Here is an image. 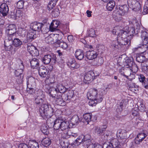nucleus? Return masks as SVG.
<instances>
[{"instance_id": "dca6fc26", "label": "nucleus", "mask_w": 148, "mask_h": 148, "mask_svg": "<svg viewBox=\"0 0 148 148\" xmlns=\"http://www.w3.org/2000/svg\"><path fill=\"white\" fill-rule=\"evenodd\" d=\"M16 32V28L15 25H10L6 28V32L8 34H15Z\"/></svg>"}, {"instance_id": "37998d69", "label": "nucleus", "mask_w": 148, "mask_h": 148, "mask_svg": "<svg viewBox=\"0 0 148 148\" xmlns=\"http://www.w3.org/2000/svg\"><path fill=\"white\" fill-rule=\"evenodd\" d=\"M94 132L95 134L100 135L102 134L103 131L99 127L97 126H95L94 128Z\"/></svg>"}, {"instance_id": "e2e57ef3", "label": "nucleus", "mask_w": 148, "mask_h": 148, "mask_svg": "<svg viewBox=\"0 0 148 148\" xmlns=\"http://www.w3.org/2000/svg\"><path fill=\"white\" fill-rule=\"evenodd\" d=\"M59 13L58 10V9H55L52 13V15L55 17H56L58 16Z\"/></svg>"}, {"instance_id": "4be33fe9", "label": "nucleus", "mask_w": 148, "mask_h": 148, "mask_svg": "<svg viewBox=\"0 0 148 148\" xmlns=\"http://www.w3.org/2000/svg\"><path fill=\"white\" fill-rule=\"evenodd\" d=\"M75 57L77 60H82L84 56V52L81 50H77L75 53Z\"/></svg>"}, {"instance_id": "6ab92c4d", "label": "nucleus", "mask_w": 148, "mask_h": 148, "mask_svg": "<svg viewBox=\"0 0 148 148\" xmlns=\"http://www.w3.org/2000/svg\"><path fill=\"white\" fill-rule=\"evenodd\" d=\"M49 89H51V90H53L54 89L56 90V91L59 92L61 93L64 92L66 90V88L62 84L59 83L57 84L56 88L51 87Z\"/></svg>"}, {"instance_id": "680f3d73", "label": "nucleus", "mask_w": 148, "mask_h": 148, "mask_svg": "<svg viewBox=\"0 0 148 148\" xmlns=\"http://www.w3.org/2000/svg\"><path fill=\"white\" fill-rule=\"evenodd\" d=\"M34 87H31L30 88L29 87H27V91L30 94H32L35 92V90L34 88Z\"/></svg>"}, {"instance_id": "4468645a", "label": "nucleus", "mask_w": 148, "mask_h": 148, "mask_svg": "<svg viewBox=\"0 0 148 148\" xmlns=\"http://www.w3.org/2000/svg\"><path fill=\"white\" fill-rule=\"evenodd\" d=\"M118 61L121 64L122 63L124 66H128L129 67L131 66L132 64L134 63L129 59L127 58L125 59L120 57L119 58Z\"/></svg>"}, {"instance_id": "f8f14e48", "label": "nucleus", "mask_w": 148, "mask_h": 148, "mask_svg": "<svg viewBox=\"0 0 148 148\" xmlns=\"http://www.w3.org/2000/svg\"><path fill=\"white\" fill-rule=\"evenodd\" d=\"M130 7L132 8L133 10L135 11L138 12L141 9V5L140 2L136 1H134L132 2L131 4L129 5Z\"/></svg>"}, {"instance_id": "7c9ffc66", "label": "nucleus", "mask_w": 148, "mask_h": 148, "mask_svg": "<svg viewBox=\"0 0 148 148\" xmlns=\"http://www.w3.org/2000/svg\"><path fill=\"white\" fill-rule=\"evenodd\" d=\"M58 0H51L49 3L47 8L48 10H50L52 9L56 5L57 1Z\"/></svg>"}, {"instance_id": "aec40b11", "label": "nucleus", "mask_w": 148, "mask_h": 148, "mask_svg": "<svg viewBox=\"0 0 148 148\" xmlns=\"http://www.w3.org/2000/svg\"><path fill=\"white\" fill-rule=\"evenodd\" d=\"M128 9V8L126 5H120L119 8V10L117 12L120 13L121 15H124L127 13Z\"/></svg>"}, {"instance_id": "ea45409f", "label": "nucleus", "mask_w": 148, "mask_h": 148, "mask_svg": "<svg viewBox=\"0 0 148 148\" xmlns=\"http://www.w3.org/2000/svg\"><path fill=\"white\" fill-rule=\"evenodd\" d=\"M12 43L15 47L19 46L22 44L21 41L17 38H14Z\"/></svg>"}, {"instance_id": "473e14b6", "label": "nucleus", "mask_w": 148, "mask_h": 148, "mask_svg": "<svg viewBox=\"0 0 148 148\" xmlns=\"http://www.w3.org/2000/svg\"><path fill=\"white\" fill-rule=\"evenodd\" d=\"M83 117L84 119L87 123V124H88L91 121L92 114L90 113H86L83 115Z\"/></svg>"}, {"instance_id": "052dcab7", "label": "nucleus", "mask_w": 148, "mask_h": 148, "mask_svg": "<svg viewBox=\"0 0 148 148\" xmlns=\"http://www.w3.org/2000/svg\"><path fill=\"white\" fill-rule=\"evenodd\" d=\"M141 83L142 85L145 88L148 89V79H145L143 82Z\"/></svg>"}, {"instance_id": "f3484780", "label": "nucleus", "mask_w": 148, "mask_h": 148, "mask_svg": "<svg viewBox=\"0 0 148 148\" xmlns=\"http://www.w3.org/2000/svg\"><path fill=\"white\" fill-rule=\"evenodd\" d=\"M98 55L96 51L94 50L89 51L87 52L86 57L89 60H92L97 58Z\"/></svg>"}, {"instance_id": "6e6d98bb", "label": "nucleus", "mask_w": 148, "mask_h": 148, "mask_svg": "<svg viewBox=\"0 0 148 148\" xmlns=\"http://www.w3.org/2000/svg\"><path fill=\"white\" fill-rule=\"evenodd\" d=\"M90 100V101L88 102V104L89 106H95L97 103H98L97 101H95L94 100V99H89Z\"/></svg>"}, {"instance_id": "c756f323", "label": "nucleus", "mask_w": 148, "mask_h": 148, "mask_svg": "<svg viewBox=\"0 0 148 148\" xmlns=\"http://www.w3.org/2000/svg\"><path fill=\"white\" fill-rule=\"evenodd\" d=\"M94 75V73L92 72H89L87 74H86L84 76V81H89L93 78Z\"/></svg>"}, {"instance_id": "a19ab883", "label": "nucleus", "mask_w": 148, "mask_h": 148, "mask_svg": "<svg viewBox=\"0 0 148 148\" xmlns=\"http://www.w3.org/2000/svg\"><path fill=\"white\" fill-rule=\"evenodd\" d=\"M121 14L117 12L116 14L114 15V18L115 20L116 21H121L122 19Z\"/></svg>"}, {"instance_id": "774afa93", "label": "nucleus", "mask_w": 148, "mask_h": 148, "mask_svg": "<svg viewBox=\"0 0 148 148\" xmlns=\"http://www.w3.org/2000/svg\"><path fill=\"white\" fill-rule=\"evenodd\" d=\"M142 70L146 75L148 77V70H147L146 67H142Z\"/></svg>"}, {"instance_id": "58836bf2", "label": "nucleus", "mask_w": 148, "mask_h": 148, "mask_svg": "<svg viewBox=\"0 0 148 148\" xmlns=\"http://www.w3.org/2000/svg\"><path fill=\"white\" fill-rule=\"evenodd\" d=\"M40 115L44 119H49L51 116V115L49 114L48 112H40Z\"/></svg>"}, {"instance_id": "9d476101", "label": "nucleus", "mask_w": 148, "mask_h": 148, "mask_svg": "<svg viewBox=\"0 0 148 148\" xmlns=\"http://www.w3.org/2000/svg\"><path fill=\"white\" fill-rule=\"evenodd\" d=\"M125 74L124 73H121V75L125 77L129 80L132 81L135 78V75L132 73L131 69H127L125 71Z\"/></svg>"}, {"instance_id": "4c0bfd02", "label": "nucleus", "mask_w": 148, "mask_h": 148, "mask_svg": "<svg viewBox=\"0 0 148 148\" xmlns=\"http://www.w3.org/2000/svg\"><path fill=\"white\" fill-rule=\"evenodd\" d=\"M42 143L45 147H47L50 144L51 140L49 138H45L42 140Z\"/></svg>"}, {"instance_id": "5701e85b", "label": "nucleus", "mask_w": 148, "mask_h": 148, "mask_svg": "<svg viewBox=\"0 0 148 148\" xmlns=\"http://www.w3.org/2000/svg\"><path fill=\"white\" fill-rule=\"evenodd\" d=\"M31 67L33 69H37L39 66L38 60L34 58L30 62Z\"/></svg>"}, {"instance_id": "4d7b16f0", "label": "nucleus", "mask_w": 148, "mask_h": 148, "mask_svg": "<svg viewBox=\"0 0 148 148\" xmlns=\"http://www.w3.org/2000/svg\"><path fill=\"white\" fill-rule=\"evenodd\" d=\"M143 42V44L141 46V48L144 49V51L148 50V43H145V42Z\"/></svg>"}, {"instance_id": "09e8293b", "label": "nucleus", "mask_w": 148, "mask_h": 148, "mask_svg": "<svg viewBox=\"0 0 148 148\" xmlns=\"http://www.w3.org/2000/svg\"><path fill=\"white\" fill-rule=\"evenodd\" d=\"M148 13V1H146L143 7V15H145Z\"/></svg>"}, {"instance_id": "bf43d9fd", "label": "nucleus", "mask_w": 148, "mask_h": 148, "mask_svg": "<svg viewBox=\"0 0 148 148\" xmlns=\"http://www.w3.org/2000/svg\"><path fill=\"white\" fill-rule=\"evenodd\" d=\"M8 40H8L10 41V42L11 43V41L12 42L13 41V39L14 38H15V34H8Z\"/></svg>"}, {"instance_id": "e433bc0d", "label": "nucleus", "mask_w": 148, "mask_h": 148, "mask_svg": "<svg viewBox=\"0 0 148 148\" xmlns=\"http://www.w3.org/2000/svg\"><path fill=\"white\" fill-rule=\"evenodd\" d=\"M56 43L59 45L60 47L64 49H65L68 47L67 43L62 40L57 41Z\"/></svg>"}, {"instance_id": "1a4fd4ad", "label": "nucleus", "mask_w": 148, "mask_h": 148, "mask_svg": "<svg viewBox=\"0 0 148 148\" xmlns=\"http://www.w3.org/2000/svg\"><path fill=\"white\" fill-rule=\"evenodd\" d=\"M141 37L143 41L145 42V43L148 42V30L143 27L140 28Z\"/></svg>"}, {"instance_id": "9b49d317", "label": "nucleus", "mask_w": 148, "mask_h": 148, "mask_svg": "<svg viewBox=\"0 0 148 148\" xmlns=\"http://www.w3.org/2000/svg\"><path fill=\"white\" fill-rule=\"evenodd\" d=\"M49 71L43 66H40L39 69L38 73L40 76L42 77H46L48 75Z\"/></svg>"}, {"instance_id": "20e7f679", "label": "nucleus", "mask_w": 148, "mask_h": 148, "mask_svg": "<svg viewBox=\"0 0 148 148\" xmlns=\"http://www.w3.org/2000/svg\"><path fill=\"white\" fill-rule=\"evenodd\" d=\"M53 127L55 130H58L60 129L62 131H66L68 130V124L66 123V121H63L61 120L58 119L54 122L53 121L51 123L53 124Z\"/></svg>"}, {"instance_id": "69168bd1", "label": "nucleus", "mask_w": 148, "mask_h": 148, "mask_svg": "<svg viewBox=\"0 0 148 148\" xmlns=\"http://www.w3.org/2000/svg\"><path fill=\"white\" fill-rule=\"evenodd\" d=\"M18 148H29V147L27 144L25 143H21L19 145Z\"/></svg>"}, {"instance_id": "49530a36", "label": "nucleus", "mask_w": 148, "mask_h": 148, "mask_svg": "<svg viewBox=\"0 0 148 148\" xmlns=\"http://www.w3.org/2000/svg\"><path fill=\"white\" fill-rule=\"evenodd\" d=\"M131 69L132 71L134 73L137 72L138 69V67L137 65L134 63H133L131 65Z\"/></svg>"}, {"instance_id": "423d86ee", "label": "nucleus", "mask_w": 148, "mask_h": 148, "mask_svg": "<svg viewBox=\"0 0 148 148\" xmlns=\"http://www.w3.org/2000/svg\"><path fill=\"white\" fill-rule=\"evenodd\" d=\"M16 69L14 71L15 75L16 77H18L20 76L19 78L18 77L16 79V82L18 84H21L23 81V72L24 69V66L22 63H21L16 65Z\"/></svg>"}, {"instance_id": "7ed1b4c3", "label": "nucleus", "mask_w": 148, "mask_h": 148, "mask_svg": "<svg viewBox=\"0 0 148 148\" xmlns=\"http://www.w3.org/2000/svg\"><path fill=\"white\" fill-rule=\"evenodd\" d=\"M36 97L35 98V103L36 105L41 106L40 108L41 111H47L45 107H47V105L45 104V95L43 92L41 90H39L36 94Z\"/></svg>"}, {"instance_id": "338daca9", "label": "nucleus", "mask_w": 148, "mask_h": 148, "mask_svg": "<svg viewBox=\"0 0 148 148\" xmlns=\"http://www.w3.org/2000/svg\"><path fill=\"white\" fill-rule=\"evenodd\" d=\"M62 98L63 99V102L62 103L63 105H64L63 103H64V101H66L69 99V97L66 96V93L64 94L62 96Z\"/></svg>"}, {"instance_id": "c9c22d12", "label": "nucleus", "mask_w": 148, "mask_h": 148, "mask_svg": "<svg viewBox=\"0 0 148 148\" xmlns=\"http://www.w3.org/2000/svg\"><path fill=\"white\" fill-rule=\"evenodd\" d=\"M28 144L30 148H39L38 143L35 141L30 140Z\"/></svg>"}, {"instance_id": "b1692460", "label": "nucleus", "mask_w": 148, "mask_h": 148, "mask_svg": "<svg viewBox=\"0 0 148 148\" xmlns=\"http://www.w3.org/2000/svg\"><path fill=\"white\" fill-rule=\"evenodd\" d=\"M45 41L47 43L52 44L56 42V39L53 35H50L45 38Z\"/></svg>"}, {"instance_id": "3c124183", "label": "nucleus", "mask_w": 148, "mask_h": 148, "mask_svg": "<svg viewBox=\"0 0 148 148\" xmlns=\"http://www.w3.org/2000/svg\"><path fill=\"white\" fill-rule=\"evenodd\" d=\"M36 48V47L33 45H32L30 43H29L28 44L27 47V50L30 54Z\"/></svg>"}, {"instance_id": "79ce46f5", "label": "nucleus", "mask_w": 148, "mask_h": 148, "mask_svg": "<svg viewBox=\"0 0 148 148\" xmlns=\"http://www.w3.org/2000/svg\"><path fill=\"white\" fill-rule=\"evenodd\" d=\"M87 35L88 36L93 38L96 37V36L95 30L92 29H91L89 30Z\"/></svg>"}, {"instance_id": "a211bd4d", "label": "nucleus", "mask_w": 148, "mask_h": 148, "mask_svg": "<svg viewBox=\"0 0 148 148\" xmlns=\"http://www.w3.org/2000/svg\"><path fill=\"white\" fill-rule=\"evenodd\" d=\"M146 134L143 133H139L135 138V142L137 144H139L146 137Z\"/></svg>"}, {"instance_id": "72a5a7b5", "label": "nucleus", "mask_w": 148, "mask_h": 148, "mask_svg": "<svg viewBox=\"0 0 148 148\" xmlns=\"http://www.w3.org/2000/svg\"><path fill=\"white\" fill-rule=\"evenodd\" d=\"M110 145L112 146L113 148H118L119 146V141L117 139L114 138L112 140L110 141Z\"/></svg>"}, {"instance_id": "5fc2aeb1", "label": "nucleus", "mask_w": 148, "mask_h": 148, "mask_svg": "<svg viewBox=\"0 0 148 148\" xmlns=\"http://www.w3.org/2000/svg\"><path fill=\"white\" fill-rule=\"evenodd\" d=\"M136 59L138 62L142 63L145 60V58L144 56L141 55L137 57Z\"/></svg>"}, {"instance_id": "c03bdc74", "label": "nucleus", "mask_w": 148, "mask_h": 148, "mask_svg": "<svg viewBox=\"0 0 148 148\" xmlns=\"http://www.w3.org/2000/svg\"><path fill=\"white\" fill-rule=\"evenodd\" d=\"M60 144L62 148H68L69 143L66 140H64V141H61Z\"/></svg>"}, {"instance_id": "603ef678", "label": "nucleus", "mask_w": 148, "mask_h": 148, "mask_svg": "<svg viewBox=\"0 0 148 148\" xmlns=\"http://www.w3.org/2000/svg\"><path fill=\"white\" fill-rule=\"evenodd\" d=\"M91 143H90L88 144H87V145H89L88 148L92 147H93V148H102L101 146L98 144H93L92 143L91 144Z\"/></svg>"}, {"instance_id": "0e129e2a", "label": "nucleus", "mask_w": 148, "mask_h": 148, "mask_svg": "<svg viewBox=\"0 0 148 148\" xmlns=\"http://www.w3.org/2000/svg\"><path fill=\"white\" fill-rule=\"evenodd\" d=\"M138 79L140 82L141 83L143 82L146 78L143 75L140 74L138 76Z\"/></svg>"}, {"instance_id": "f257e3e1", "label": "nucleus", "mask_w": 148, "mask_h": 148, "mask_svg": "<svg viewBox=\"0 0 148 148\" xmlns=\"http://www.w3.org/2000/svg\"><path fill=\"white\" fill-rule=\"evenodd\" d=\"M117 39L121 41V44L130 45V40L135 33L134 28L131 27L129 29L128 26H126L122 30L117 29Z\"/></svg>"}, {"instance_id": "f03ea898", "label": "nucleus", "mask_w": 148, "mask_h": 148, "mask_svg": "<svg viewBox=\"0 0 148 148\" xmlns=\"http://www.w3.org/2000/svg\"><path fill=\"white\" fill-rule=\"evenodd\" d=\"M104 92V90L101 89L98 94V91L97 89H91L87 93L88 98V99H94L97 102H101L102 100V97L103 95L102 93Z\"/></svg>"}, {"instance_id": "ddd939ff", "label": "nucleus", "mask_w": 148, "mask_h": 148, "mask_svg": "<svg viewBox=\"0 0 148 148\" xmlns=\"http://www.w3.org/2000/svg\"><path fill=\"white\" fill-rule=\"evenodd\" d=\"M9 11L7 5L5 3L2 4L0 6V15L2 14L3 16H6Z\"/></svg>"}, {"instance_id": "412c9836", "label": "nucleus", "mask_w": 148, "mask_h": 148, "mask_svg": "<svg viewBox=\"0 0 148 148\" xmlns=\"http://www.w3.org/2000/svg\"><path fill=\"white\" fill-rule=\"evenodd\" d=\"M60 22L57 20L53 21L49 26V29L51 32H53L56 30Z\"/></svg>"}, {"instance_id": "cd10ccee", "label": "nucleus", "mask_w": 148, "mask_h": 148, "mask_svg": "<svg viewBox=\"0 0 148 148\" xmlns=\"http://www.w3.org/2000/svg\"><path fill=\"white\" fill-rule=\"evenodd\" d=\"M12 42H10V41L6 40L4 41V47L5 50L7 51H10L12 50L13 47L12 46Z\"/></svg>"}, {"instance_id": "0eeeda50", "label": "nucleus", "mask_w": 148, "mask_h": 148, "mask_svg": "<svg viewBox=\"0 0 148 148\" xmlns=\"http://www.w3.org/2000/svg\"><path fill=\"white\" fill-rule=\"evenodd\" d=\"M55 89L51 90V89H49V93L53 97L55 98L56 103L58 105L63 106L62 103L63 102V99L62 98V93L55 91Z\"/></svg>"}, {"instance_id": "de8ad7c7", "label": "nucleus", "mask_w": 148, "mask_h": 148, "mask_svg": "<svg viewBox=\"0 0 148 148\" xmlns=\"http://www.w3.org/2000/svg\"><path fill=\"white\" fill-rule=\"evenodd\" d=\"M66 96L69 98V99L74 96V92L73 90H69L66 92Z\"/></svg>"}, {"instance_id": "a878e982", "label": "nucleus", "mask_w": 148, "mask_h": 148, "mask_svg": "<svg viewBox=\"0 0 148 148\" xmlns=\"http://www.w3.org/2000/svg\"><path fill=\"white\" fill-rule=\"evenodd\" d=\"M125 45H121V41L118 42L116 40L112 41L111 43L112 47L117 49H119L121 47H123V46Z\"/></svg>"}, {"instance_id": "bb28decb", "label": "nucleus", "mask_w": 148, "mask_h": 148, "mask_svg": "<svg viewBox=\"0 0 148 148\" xmlns=\"http://www.w3.org/2000/svg\"><path fill=\"white\" fill-rule=\"evenodd\" d=\"M27 87L30 88L31 87H34L36 86L35 79L32 77H29L27 82Z\"/></svg>"}, {"instance_id": "f704fd0d", "label": "nucleus", "mask_w": 148, "mask_h": 148, "mask_svg": "<svg viewBox=\"0 0 148 148\" xmlns=\"http://www.w3.org/2000/svg\"><path fill=\"white\" fill-rule=\"evenodd\" d=\"M79 121V118L77 115L73 116L72 117L71 122L73 125H74L78 123Z\"/></svg>"}, {"instance_id": "13d9d810", "label": "nucleus", "mask_w": 148, "mask_h": 148, "mask_svg": "<svg viewBox=\"0 0 148 148\" xmlns=\"http://www.w3.org/2000/svg\"><path fill=\"white\" fill-rule=\"evenodd\" d=\"M30 54L34 56H37L39 54V52L38 50L36 48Z\"/></svg>"}, {"instance_id": "6e6552de", "label": "nucleus", "mask_w": 148, "mask_h": 148, "mask_svg": "<svg viewBox=\"0 0 148 148\" xmlns=\"http://www.w3.org/2000/svg\"><path fill=\"white\" fill-rule=\"evenodd\" d=\"M85 136L82 135L79 136L75 140L74 143V145L75 146H77L79 145L82 143H84V142L85 143H88V144L89 143H91V141L90 140H85Z\"/></svg>"}, {"instance_id": "8fccbe9b", "label": "nucleus", "mask_w": 148, "mask_h": 148, "mask_svg": "<svg viewBox=\"0 0 148 148\" xmlns=\"http://www.w3.org/2000/svg\"><path fill=\"white\" fill-rule=\"evenodd\" d=\"M41 131L42 132L45 134H47L48 133V128L45 125H42L41 128Z\"/></svg>"}, {"instance_id": "2f4dec72", "label": "nucleus", "mask_w": 148, "mask_h": 148, "mask_svg": "<svg viewBox=\"0 0 148 148\" xmlns=\"http://www.w3.org/2000/svg\"><path fill=\"white\" fill-rule=\"evenodd\" d=\"M115 5V3L113 1H110L107 4L106 8L109 11H111Z\"/></svg>"}, {"instance_id": "c85d7f7f", "label": "nucleus", "mask_w": 148, "mask_h": 148, "mask_svg": "<svg viewBox=\"0 0 148 148\" xmlns=\"http://www.w3.org/2000/svg\"><path fill=\"white\" fill-rule=\"evenodd\" d=\"M51 59L52 57L50 55H46L42 58V61L44 64H48L51 61Z\"/></svg>"}, {"instance_id": "2eb2a0df", "label": "nucleus", "mask_w": 148, "mask_h": 148, "mask_svg": "<svg viewBox=\"0 0 148 148\" xmlns=\"http://www.w3.org/2000/svg\"><path fill=\"white\" fill-rule=\"evenodd\" d=\"M36 35L33 32V31L30 30L27 33L26 36V40L25 41V43H27L32 41L36 38Z\"/></svg>"}, {"instance_id": "393cba45", "label": "nucleus", "mask_w": 148, "mask_h": 148, "mask_svg": "<svg viewBox=\"0 0 148 148\" xmlns=\"http://www.w3.org/2000/svg\"><path fill=\"white\" fill-rule=\"evenodd\" d=\"M128 99H123L121 100L120 103L119 110H123L126 107L127 105L128 104Z\"/></svg>"}, {"instance_id": "864d4df0", "label": "nucleus", "mask_w": 148, "mask_h": 148, "mask_svg": "<svg viewBox=\"0 0 148 148\" xmlns=\"http://www.w3.org/2000/svg\"><path fill=\"white\" fill-rule=\"evenodd\" d=\"M69 65V67L72 69H78L80 66V65L79 64L75 63V62H74L72 64H70Z\"/></svg>"}, {"instance_id": "a18cd8bd", "label": "nucleus", "mask_w": 148, "mask_h": 148, "mask_svg": "<svg viewBox=\"0 0 148 148\" xmlns=\"http://www.w3.org/2000/svg\"><path fill=\"white\" fill-rule=\"evenodd\" d=\"M24 1L23 0L19 1L17 3L16 7L18 9H22L23 8Z\"/></svg>"}, {"instance_id": "39448f33", "label": "nucleus", "mask_w": 148, "mask_h": 148, "mask_svg": "<svg viewBox=\"0 0 148 148\" xmlns=\"http://www.w3.org/2000/svg\"><path fill=\"white\" fill-rule=\"evenodd\" d=\"M30 26L31 29L33 31L37 32L41 31L43 34L47 33L48 30L47 27H43L44 25L42 23L34 22L31 23Z\"/></svg>"}]
</instances>
